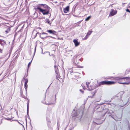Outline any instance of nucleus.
Returning a JSON list of instances; mask_svg holds the SVG:
<instances>
[{"label": "nucleus", "instance_id": "obj_27", "mask_svg": "<svg viewBox=\"0 0 130 130\" xmlns=\"http://www.w3.org/2000/svg\"><path fill=\"white\" fill-rule=\"evenodd\" d=\"M73 72V70H71L70 71V73H72Z\"/></svg>", "mask_w": 130, "mask_h": 130}, {"label": "nucleus", "instance_id": "obj_18", "mask_svg": "<svg viewBox=\"0 0 130 130\" xmlns=\"http://www.w3.org/2000/svg\"><path fill=\"white\" fill-rule=\"evenodd\" d=\"M72 115V118H74L75 119V118L76 117H77L78 116L77 112H75V113L74 114H73Z\"/></svg>", "mask_w": 130, "mask_h": 130}, {"label": "nucleus", "instance_id": "obj_9", "mask_svg": "<svg viewBox=\"0 0 130 130\" xmlns=\"http://www.w3.org/2000/svg\"><path fill=\"white\" fill-rule=\"evenodd\" d=\"M44 34H46V35H47V34L46 33H45V32H43L41 34H40V37L42 39H46L47 37H48V36H45L44 35Z\"/></svg>", "mask_w": 130, "mask_h": 130}, {"label": "nucleus", "instance_id": "obj_14", "mask_svg": "<svg viewBox=\"0 0 130 130\" xmlns=\"http://www.w3.org/2000/svg\"><path fill=\"white\" fill-rule=\"evenodd\" d=\"M73 41L75 44V46H77L79 45V43L78 42L77 40L74 39Z\"/></svg>", "mask_w": 130, "mask_h": 130}, {"label": "nucleus", "instance_id": "obj_5", "mask_svg": "<svg viewBox=\"0 0 130 130\" xmlns=\"http://www.w3.org/2000/svg\"><path fill=\"white\" fill-rule=\"evenodd\" d=\"M57 69H56L55 71L56 74V78L60 81L62 80V79L60 78L61 76L59 75L58 70L57 68Z\"/></svg>", "mask_w": 130, "mask_h": 130}, {"label": "nucleus", "instance_id": "obj_20", "mask_svg": "<svg viewBox=\"0 0 130 130\" xmlns=\"http://www.w3.org/2000/svg\"><path fill=\"white\" fill-rule=\"evenodd\" d=\"M130 72V68H128L125 71V74H128V72Z\"/></svg>", "mask_w": 130, "mask_h": 130}, {"label": "nucleus", "instance_id": "obj_21", "mask_svg": "<svg viewBox=\"0 0 130 130\" xmlns=\"http://www.w3.org/2000/svg\"><path fill=\"white\" fill-rule=\"evenodd\" d=\"M91 18V16H89L87 18L85 19V21H88L89 20V19Z\"/></svg>", "mask_w": 130, "mask_h": 130}, {"label": "nucleus", "instance_id": "obj_7", "mask_svg": "<svg viewBox=\"0 0 130 130\" xmlns=\"http://www.w3.org/2000/svg\"><path fill=\"white\" fill-rule=\"evenodd\" d=\"M117 11L116 10H115L113 9H112L109 14V16H112L115 15L117 14Z\"/></svg>", "mask_w": 130, "mask_h": 130}, {"label": "nucleus", "instance_id": "obj_28", "mask_svg": "<svg viewBox=\"0 0 130 130\" xmlns=\"http://www.w3.org/2000/svg\"><path fill=\"white\" fill-rule=\"evenodd\" d=\"M48 127H50V125H48Z\"/></svg>", "mask_w": 130, "mask_h": 130}, {"label": "nucleus", "instance_id": "obj_23", "mask_svg": "<svg viewBox=\"0 0 130 130\" xmlns=\"http://www.w3.org/2000/svg\"><path fill=\"white\" fill-rule=\"evenodd\" d=\"M24 86L25 87V89L26 90V91H27V88L28 87V85L27 84H25Z\"/></svg>", "mask_w": 130, "mask_h": 130}, {"label": "nucleus", "instance_id": "obj_12", "mask_svg": "<svg viewBox=\"0 0 130 130\" xmlns=\"http://www.w3.org/2000/svg\"><path fill=\"white\" fill-rule=\"evenodd\" d=\"M92 31H89L88 32L86 36H85V37L83 39L84 40H85L86 39H87L89 37L88 36L90 35L92 33Z\"/></svg>", "mask_w": 130, "mask_h": 130}, {"label": "nucleus", "instance_id": "obj_8", "mask_svg": "<svg viewBox=\"0 0 130 130\" xmlns=\"http://www.w3.org/2000/svg\"><path fill=\"white\" fill-rule=\"evenodd\" d=\"M14 92H13L12 90H9V92L8 94L9 95V100H10L12 98L13 95V94Z\"/></svg>", "mask_w": 130, "mask_h": 130}, {"label": "nucleus", "instance_id": "obj_1", "mask_svg": "<svg viewBox=\"0 0 130 130\" xmlns=\"http://www.w3.org/2000/svg\"><path fill=\"white\" fill-rule=\"evenodd\" d=\"M50 9V8L46 4H40L37 6L36 9V10H39L43 15H45L48 14Z\"/></svg>", "mask_w": 130, "mask_h": 130}, {"label": "nucleus", "instance_id": "obj_31", "mask_svg": "<svg viewBox=\"0 0 130 130\" xmlns=\"http://www.w3.org/2000/svg\"><path fill=\"white\" fill-rule=\"evenodd\" d=\"M48 122H50V123L51 124V122L50 121H49Z\"/></svg>", "mask_w": 130, "mask_h": 130}, {"label": "nucleus", "instance_id": "obj_30", "mask_svg": "<svg viewBox=\"0 0 130 130\" xmlns=\"http://www.w3.org/2000/svg\"><path fill=\"white\" fill-rule=\"evenodd\" d=\"M7 119L9 120H11V119H10L9 118Z\"/></svg>", "mask_w": 130, "mask_h": 130}, {"label": "nucleus", "instance_id": "obj_15", "mask_svg": "<svg viewBox=\"0 0 130 130\" xmlns=\"http://www.w3.org/2000/svg\"><path fill=\"white\" fill-rule=\"evenodd\" d=\"M47 32L50 34H54L56 31L54 30H47Z\"/></svg>", "mask_w": 130, "mask_h": 130}, {"label": "nucleus", "instance_id": "obj_4", "mask_svg": "<svg viewBox=\"0 0 130 130\" xmlns=\"http://www.w3.org/2000/svg\"><path fill=\"white\" fill-rule=\"evenodd\" d=\"M86 86H84L83 85V84H82V86L83 88L87 87L88 89L89 90H91L95 89V86L92 85H91L90 83L89 82H86Z\"/></svg>", "mask_w": 130, "mask_h": 130}, {"label": "nucleus", "instance_id": "obj_29", "mask_svg": "<svg viewBox=\"0 0 130 130\" xmlns=\"http://www.w3.org/2000/svg\"><path fill=\"white\" fill-rule=\"evenodd\" d=\"M38 29H41V28H40V27H38Z\"/></svg>", "mask_w": 130, "mask_h": 130}, {"label": "nucleus", "instance_id": "obj_22", "mask_svg": "<svg viewBox=\"0 0 130 130\" xmlns=\"http://www.w3.org/2000/svg\"><path fill=\"white\" fill-rule=\"evenodd\" d=\"M46 22L47 23L50 24L51 23H50V21L48 19H46L45 20Z\"/></svg>", "mask_w": 130, "mask_h": 130}, {"label": "nucleus", "instance_id": "obj_26", "mask_svg": "<svg viewBox=\"0 0 130 130\" xmlns=\"http://www.w3.org/2000/svg\"><path fill=\"white\" fill-rule=\"evenodd\" d=\"M40 33L39 32H37L36 34V35H37V34H40Z\"/></svg>", "mask_w": 130, "mask_h": 130}, {"label": "nucleus", "instance_id": "obj_24", "mask_svg": "<svg viewBox=\"0 0 130 130\" xmlns=\"http://www.w3.org/2000/svg\"><path fill=\"white\" fill-rule=\"evenodd\" d=\"M32 60L31 61L29 62L28 64V67H29L30 66V64H31V62Z\"/></svg>", "mask_w": 130, "mask_h": 130}, {"label": "nucleus", "instance_id": "obj_3", "mask_svg": "<svg viewBox=\"0 0 130 130\" xmlns=\"http://www.w3.org/2000/svg\"><path fill=\"white\" fill-rule=\"evenodd\" d=\"M116 82L113 81H103L100 82L98 84V86L103 85H110L115 84Z\"/></svg>", "mask_w": 130, "mask_h": 130}, {"label": "nucleus", "instance_id": "obj_6", "mask_svg": "<svg viewBox=\"0 0 130 130\" xmlns=\"http://www.w3.org/2000/svg\"><path fill=\"white\" fill-rule=\"evenodd\" d=\"M12 108L10 106L7 107L6 108L4 111V113L5 114H9Z\"/></svg>", "mask_w": 130, "mask_h": 130}, {"label": "nucleus", "instance_id": "obj_19", "mask_svg": "<svg viewBox=\"0 0 130 130\" xmlns=\"http://www.w3.org/2000/svg\"><path fill=\"white\" fill-rule=\"evenodd\" d=\"M23 81H25V84H27V83L28 82V79H26L25 78V77H24L23 79Z\"/></svg>", "mask_w": 130, "mask_h": 130}, {"label": "nucleus", "instance_id": "obj_32", "mask_svg": "<svg viewBox=\"0 0 130 130\" xmlns=\"http://www.w3.org/2000/svg\"><path fill=\"white\" fill-rule=\"evenodd\" d=\"M54 67L55 68H56V66H54Z\"/></svg>", "mask_w": 130, "mask_h": 130}, {"label": "nucleus", "instance_id": "obj_13", "mask_svg": "<svg viewBox=\"0 0 130 130\" xmlns=\"http://www.w3.org/2000/svg\"><path fill=\"white\" fill-rule=\"evenodd\" d=\"M96 92L95 91H94L93 92H91V95L89 96H88V98H93L94 96L95 95Z\"/></svg>", "mask_w": 130, "mask_h": 130}, {"label": "nucleus", "instance_id": "obj_16", "mask_svg": "<svg viewBox=\"0 0 130 130\" xmlns=\"http://www.w3.org/2000/svg\"><path fill=\"white\" fill-rule=\"evenodd\" d=\"M6 44V42L5 40H1L0 41V44L2 45H4Z\"/></svg>", "mask_w": 130, "mask_h": 130}, {"label": "nucleus", "instance_id": "obj_25", "mask_svg": "<svg viewBox=\"0 0 130 130\" xmlns=\"http://www.w3.org/2000/svg\"><path fill=\"white\" fill-rule=\"evenodd\" d=\"M126 12L130 13V11L128 9H126Z\"/></svg>", "mask_w": 130, "mask_h": 130}, {"label": "nucleus", "instance_id": "obj_2", "mask_svg": "<svg viewBox=\"0 0 130 130\" xmlns=\"http://www.w3.org/2000/svg\"><path fill=\"white\" fill-rule=\"evenodd\" d=\"M127 79V78H126V77L122 78L116 77L115 78V79L117 80V82L118 83L121 84L126 85L127 84L126 80Z\"/></svg>", "mask_w": 130, "mask_h": 130}, {"label": "nucleus", "instance_id": "obj_17", "mask_svg": "<svg viewBox=\"0 0 130 130\" xmlns=\"http://www.w3.org/2000/svg\"><path fill=\"white\" fill-rule=\"evenodd\" d=\"M126 78H127L126 81L127 82L126 85H128L130 84V77H126Z\"/></svg>", "mask_w": 130, "mask_h": 130}, {"label": "nucleus", "instance_id": "obj_10", "mask_svg": "<svg viewBox=\"0 0 130 130\" xmlns=\"http://www.w3.org/2000/svg\"><path fill=\"white\" fill-rule=\"evenodd\" d=\"M5 29H6V30H5V32L6 34L9 33L11 30V28L10 27L6 26L5 27Z\"/></svg>", "mask_w": 130, "mask_h": 130}, {"label": "nucleus", "instance_id": "obj_11", "mask_svg": "<svg viewBox=\"0 0 130 130\" xmlns=\"http://www.w3.org/2000/svg\"><path fill=\"white\" fill-rule=\"evenodd\" d=\"M70 7L69 6H68L63 9V12L65 13H67L69 11Z\"/></svg>", "mask_w": 130, "mask_h": 130}]
</instances>
